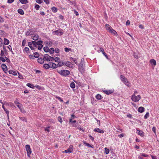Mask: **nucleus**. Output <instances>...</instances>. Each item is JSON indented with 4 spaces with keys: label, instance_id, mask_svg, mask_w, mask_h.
<instances>
[{
    "label": "nucleus",
    "instance_id": "49",
    "mask_svg": "<svg viewBox=\"0 0 159 159\" xmlns=\"http://www.w3.org/2000/svg\"><path fill=\"white\" fill-rule=\"evenodd\" d=\"M26 43V40L25 39H24L23 41H22V45L23 46H25V43Z\"/></svg>",
    "mask_w": 159,
    "mask_h": 159
},
{
    "label": "nucleus",
    "instance_id": "51",
    "mask_svg": "<svg viewBox=\"0 0 159 159\" xmlns=\"http://www.w3.org/2000/svg\"><path fill=\"white\" fill-rule=\"evenodd\" d=\"M2 39L0 38V47H1L3 44Z\"/></svg>",
    "mask_w": 159,
    "mask_h": 159
},
{
    "label": "nucleus",
    "instance_id": "52",
    "mask_svg": "<svg viewBox=\"0 0 159 159\" xmlns=\"http://www.w3.org/2000/svg\"><path fill=\"white\" fill-rule=\"evenodd\" d=\"M70 50V48H65V51L66 52H68Z\"/></svg>",
    "mask_w": 159,
    "mask_h": 159
},
{
    "label": "nucleus",
    "instance_id": "42",
    "mask_svg": "<svg viewBox=\"0 0 159 159\" xmlns=\"http://www.w3.org/2000/svg\"><path fill=\"white\" fill-rule=\"evenodd\" d=\"M70 59H71V60L74 61L76 64H77V61H76V59L75 58H72V57H70Z\"/></svg>",
    "mask_w": 159,
    "mask_h": 159
},
{
    "label": "nucleus",
    "instance_id": "57",
    "mask_svg": "<svg viewBox=\"0 0 159 159\" xmlns=\"http://www.w3.org/2000/svg\"><path fill=\"white\" fill-rule=\"evenodd\" d=\"M20 110V111L22 112L23 113H25V110L23 108H21Z\"/></svg>",
    "mask_w": 159,
    "mask_h": 159
},
{
    "label": "nucleus",
    "instance_id": "47",
    "mask_svg": "<svg viewBox=\"0 0 159 159\" xmlns=\"http://www.w3.org/2000/svg\"><path fill=\"white\" fill-rule=\"evenodd\" d=\"M43 47V45L42 44L40 45H38V49L39 50H41Z\"/></svg>",
    "mask_w": 159,
    "mask_h": 159
},
{
    "label": "nucleus",
    "instance_id": "6",
    "mask_svg": "<svg viewBox=\"0 0 159 159\" xmlns=\"http://www.w3.org/2000/svg\"><path fill=\"white\" fill-rule=\"evenodd\" d=\"M49 65L50 68L53 69H55L57 68L58 66V65H57V64L54 63L49 62Z\"/></svg>",
    "mask_w": 159,
    "mask_h": 159
},
{
    "label": "nucleus",
    "instance_id": "64",
    "mask_svg": "<svg viewBox=\"0 0 159 159\" xmlns=\"http://www.w3.org/2000/svg\"><path fill=\"white\" fill-rule=\"evenodd\" d=\"M55 52L56 53H58L59 52V50L58 48H56L55 50Z\"/></svg>",
    "mask_w": 159,
    "mask_h": 159
},
{
    "label": "nucleus",
    "instance_id": "10",
    "mask_svg": "<svg viewBox=\"0 0 159 159\" xmlns=\"http://www.w3.org/2000/svg\"><path fill=\"white\" fill-rule=\"evenodd\" d=\"M79 70L82 73L85 70L83 65H80L79 68Z\"/></svg>",
    "mask_w": 159,
    "mask_h": 159
},
{
    "label": "nucleus",
    "instance_id": "33",
    "mask_svg": "<svg viewBox=\"0 0 159 159\" xmlns=\"http://www.w3.org/2000/svg\"><path fill=\"white\" fill-rule=\"evenodd\" d=\"M19 118L22 121H25L26 122H27L26 119V118L25 117H19Z\"/></svg>",
    "mask_w": 159,
    "mask_h": 159
},
{
    "label": "nucleus",
    "instance_id": "15",
    "mask_svg": "<svg viewBox=\"0 0 159 159\" xmlns=\"http://www.w3.org/2000/svg\"><path fill=\"white\" fill-rule=\"evenodd\" d=\"M105 27L106 30H107L109 32H110L112 29V28L108 24H106Z\"/></svg>",
    "mask_w": 159,
    "mask_h": 159
},
{
    "label": "nucleus",
    "instance_id": "16",
    "mask_svg": "<svg viewBox=\"0 0 159 159\" xmlns=\"http://www.w3.org/2000/svg\"><path fill=\"white\" fill-rule=\"evenodd\" d=\"M100 51L105 56V57H106L108 59V57L107 55V54L105 52L104 49L103 48H100Z\"/></svg>",
    "mask_w": 159,
    "mask_h": 159
},
{
    "label": "nucleus",
    "instance_id": "21",
    "mask_svg": "<svg viewBox=\"0 0 159 159\" xmlns=\"http://www.w3.org/2000/svg\"><path fill=\"white\" fill-rule=\"evenodd\" d=\"M67 3L69 4H71L75 6L76 5V3L74 1H71L69 0L67 1Z\"/></svg>",
    "mask_w": 159,
    "mask_h": 159
},
{
    "label": "nucleus",
    "instance_id": "55",
    "mask_svg": "<svg viewBox=\"0 0 159 159\" xmlns=\"http://www.w3.org/2000/svg\"><path fill=\"white\" fill-rule=\"evenodd\" d=\"M152 130L155 134H156V128L155 127H153L152 128Z\"/></svg>",
    "mask_w": 159,
    "mask_h": 159
},
{
    "label": "nucleus",
    "instance_id": "43",
    "mask_svg": "<svg viewBox=\"0 0 159 159\" xmlns=\"http://www.w3.org/2000/svg\"><path fill=\"white\" fill-rule=\"evenodd\" d=\"M29 49L28 47H25L24 48V51L27 53H29Z\"/></svg>",
    "mask_w": 159,
    "mask_h": 159
},
{
    "label": "nucleus",
    "instance_id": "17",
    "mask_svg": "<svg viewBox=\"0 0 159 159\" xmlns=\"http://www.w3.org/2000/svg\"><path fill=\"white\" fill-rule=\"evenodd\" d=\"M44 60L43 58H39L38 59V61L39 63L42 64L44 63Z\"/></svg>",
    "mask_w": 159,
    "mask_h": 159
},
{
    "label": "nucleus",
    "instance_id": "50",
    "mask_svg": "<svg viewBox=\"0 0 159 159\" xmlns=\"http://www.w3.org/2000/svg\"><path fill=\"white\" fill-rule=\"evenodd\" d=\"M18 13L21 15H23L24 13L23 11H17Z\"/></svg>",
    "mask_w": 159,
    "mask_h": 159
},
{
    "label": "nucleus",
    "instance_id": "23",
    "mask_svg": "<svg viewBox=\"0 0 159 159\" xmlns=\"http://www.w3.org/2000/svg\"><path fill=\"white\" fill-rule=\"evenodd\" d=\"M58 63L57 65L59 67H61L62 66L64 65L65 64V63L62 61H59L58 62Z\"/></svg>",
    "mask_w": 159,
    "mask_h": 159
},
{
    "label": "nucleus",
    "instance_id": "58",
    "mask_svg": "<svg viewBox=\"0 0 159 159\" xmlns=\"http://www.w3.org/2000/svg\"><path fill=\"white\" fill-rule=\"evenodd\" d=\"M44 2L46 3L47 4H49V2L48 0H43Z\"/></svg>",
    "mask_w": 159,
    "mask_h": 159
},
{
    "label": "nucleus",
    "instance_id": "62",
    "mask_svg": "<svg viewBox=\"0 0 159 159\" xmlns=\"http://www.w3.org/2000/svg\"><path fill=\"white\" fill-rule=\"evenodd\" d=\"M84 143L87 146H88V147H91V145L89 144L88 143H87L86 142H84Z\"/></svg>",
    "mask_w": 159,
    "mask_h": 159
},
{
    "label": "nucleus",
    "instance_id": "37",
    "mask_svg": "<svg viewBox=\"0 0 159 159\" xmlns=\"http://www.w3.org/2000/svg\"><path fill=\"white\" fill-rule=\"evenodd\" d=\"M34 8L36 10H38L39 8V6L38 4H35Z\"/></svg>",
    "mask_w": 159,
    "mask_h": 159
},
{
    "label": "nucleus",
    "instance_id": "12",
    "mask_svg": "<svg viewBox=\"0 0 159 159\" xmlns=\"http://www.w3.org/2000/svg\"><path fill=\"white\" fill-rule=\"evenodd\" d=\"M50 56H49L48 54H45L44 55L43 57V60H44V61H48L49 59Z\"/></svg>",
    "mask_w": 159,
    "mask_h": 159
},
{
    "label": "nucleus",
    "instance_id": "22",
    "mask_svg": "<svg viewBox=\"0 0 159 159\" xmlns=\"http://www.w3.org/2000/svg\"><path fill=\"white\" fill-rule=\"evenodd\" d=\"M144 108L142 107H139L138 109V111L139 112L142 113L144 111Z\"/></svg>",
    "mask_w": 159,
    "mask_h": 159
},
{
    "label": "nucleus",
    "instance_id": "39",
    "mask_svg": "<svg viewBox=\"0 0 159 159\" xmlns=\"http://www.w3.org/2000/svg\"><path fill=\"white\" fill-rule=\"evenodd\" d=\"M105 152L106 154H108L109 152V150L107 148H105Z\"/></svg>",
    "mask_w": 159,
    "mask_h": 159
},
{
    "label": "nucleus",
    "instance_id": "13",
    "mask_svg": "<svg viewBox=\"0 0 159 159\" xmlns=\"http://www.w3.org/2000/svg\"><path fill=\"white\" fill-rule=\"evenodd\" d=\"M8 72L9 74H12L13 75H17V72L15 70H9Z\"/></svg>",
    "mask_w": 159,
    "mask_h": 159
},
{
    "label": "nucleus",
    "instance_id": "46",
    "mask_svg": "<svg viewBox=\"0 0 159 159\" xmlns=\"http://www.w3.org/2000/svg\"><path fill=\"white\" fill-rule=\"evenodd\" d=\"M58 120L61 123L62 122V119L60 116H59L58 118Z\"/></svg>",
    "mask_w": 159,
    "mask_h": 159
},
{
    "label": "nucleus",
    "instance_id": "54",
    "mask_svg": "<svg viewBox=\"0 0 159 159\" xmlns=\"http://www.w3.org/2000/svg\"><path fill=\"white\" fill-rule=\"evenodd\" d=\"M8 48L11 51V52H12V54H14V53H13V51H12L11 46L10 45H9L8 46Z\"/></svg>",
    "mask_w": 159,
    "mask_h": 159
},
{
    "label": "nucleus",
    "instance_id": "56",
    "mask_svg": "<svg viewBox=\"0 0 159 159\" xmlns=\"http://www.w3.org/2000/svg\"><path fill=\"white\" fill-rule=\"evenodd\" d=\"M69 122H70L73 123H76V121L75 120H72V119H70V120H69Z\"/></svg>",
    "mask_w": 159,
    "mask_h": 159
},
{
    "label": "nucleus",
    "instance_id": "32",
    "mask_svg": "<svg viewBox=\"0 0 159 159\" xmlns=\"http://www.w3.org/2000/svg\"><path fill=\"white\" fill-rule=\"evenodd\" d=\"M109 32H111V33H113V34L115 35H116V34H117L116 32L112 29H111V31Z\"/></svg>",
    "mask_w": 159,
    "mask_h": 159
},
{
    "label": "nucleus",
    "instance_id": "18",
    "mask_svg": "<svg viewBox=\"0 0 159 159\" xmlns=\"http://www.w3.org/2000/svg\"><path fill=\"white\" fill-rule=\"evenodd\" d=\"M150 62L151 64H153L154 66L156 65V62L155 60L151 59L150 60Z\"/></svg>",
    "mask_w": 159,
    "mask_h": 159
},
{
    "label": "nucleus",
    "instance_id": "1",
    "mask_svg": "<svg viewBox=\"0 0 159 159\" xmlns=\"http://www.w3.org/2000/svg\"><path fill=\"white\" fill-rule=\"evenodd\" d=\"M120 77L121 81L125 84V85L129 87L131 86V85L129 82L128 81L127 79L125 78L124 76L122 75H121L120 76Z\"/></svg>",
    "mask_w": 159,
    "mask_h": 159
},
{
    "label": "nucleus",
    "instance_id": "35",
    "mask_svg": "<svg viewBox=\"0 0 159 159\" xmlns=\"http://www.w3.org/2000/svg\"><path fill=\"white\" fill-rule=\"evenodd\" d=\"M49 50V48L48 47H45L43 48V50L46 52H48Z\"/></svg>",
    "mask_w": 159,
    "mask_h": 159
},
{
    "label": "nucleus",
    "instance_id": "14",
    "mask_svg": "<svg viewBox=\"0 0 159 159\" xmlns=\"http://www.w3.org/2000/svg\"><path fill=\"white\" fill-rule=\"evenodd\" d=\"M55 34L56 35H61L63 33V32L60 31L59 30L55 31L54 32Z\"/></svg>",
    "mask_w": 159,
    "mask_h": 159
},
{
    "label": "nucleus",
    "instance_id": "61",
    "mask_svg": "<svg viewBox=\"0 0 159 159\" xmlns=\"http://www.w3.org/2000/svg\"><path fill=\"white\" fill-rule=\"evenodd\" d=\"M0 55L1 56H4V52L2 50L1 51V53Z\"/></svg>",
    "mask_w": 159,
    "mask_h": 159
},
{
    "label": "nucleus",
    "instance_id": "8",
    "mask_svg": "<svg viewBox=\"0 0 159 159\" xmlns=\"http://www.w3.org/2000/svg\"><path fill=\"white\" fill-rule=\"evenodd\" d=\"M136 129L138 131L137 133L139 135H140L142 137H143L144 136V133L143 131L138 129Z\"/></svg>",
    "mask_w": 159,
    "mask_h": 159
},
{
    "label": "nucleus",
    "instance_id": "26",
    "mask_svg": "<svg viewBox=\"0 0 159 159\" xmlns=\"http://www.w3.org/2000/svg\"><path fill=\"white\" fill-rule=\"evenodd\" d=\"M19 1L22 4H26L28 2L27 0H19Z\"/></svg>",
    "mask_w": 159,
    "mask_h": 159
},
{
    "label": "nucleus",
    "instance_id": "53",
    "mask_svg": "<svg viewBox=\"0 0 159 159\" xmlns=\"http://www.w3.org/2000/svg\"><path fill=\"white\" fill-rule=\"evenodd\" d=\"M14 0H8L7 2L8 3H11L14 1Z\"/></svg>",
    "mask_w": 159,
    "mask_h": 159
},
{
    "label": "nucleus",
    "instance_id": "3",
    "mask_svg": "<svg viewBox=\"0 0 159 159\" xmlns=\"http://www.w3.org/2000/svg\"><path fill=\"white\" fill-rule=\"evenodd\" d=\"M57 72L61 75L64 76H66L70 73V71L67 70H57Z\"/></svg>",
    "mask_w": 159,
    "mask_h": 159
},
{
    "label": "nucleus",
    "instance_id": "38",
    "mask_svg": "<svg viewBox=\"0 0 159 159\" xmlns=\"http://www.w3.org/2000/svg\"><path fill=\"white\" fill-rule=\"evenodd\" d=\"M54 60L56 62H58L60 61V58L58 57H56L54 58Z\"/></svg>",
    "mask_w": 159,
    "mask_h": 159
},
{
    "label": "nucleus",
    "instance_id": "19",
    "mask_svg": "<svg viewBox=\"0 0 159 159\" xmlns=\"http://www.w3.org/2000/svg\"><path fill=\"white\" fill-rule=\"evenodd\" d=\"M3 43L5 45H8L9 43V41L7 39L4 38Z\"/></svg>",
    "mask_w": 159,
    "mask_h": 159
},
{
    "label": "nucleus",
    "instance_id": "34",
    "mask_svg": "<svg viewBox=\"0 0 159 159\" xmlns=\"http://www.w3.org/2000/svg\"><path fill=\"white\" fill-rule=\"evenodd\" d=\"M34 57L37 58L39 57V54L37 52H35L34 53Z\"/></svg>",
    "mask_w": 159,
    "mask_h": 159
},
{
    "label": "nucleus",
    "instance_id": "45",
    "mask_svg": "<svg viewBox=\"0 0 159 159\" xmlns=\"http://www.w3.org/2000/svg\"><path fill=\"white\" fill-rule=\"evenodd\" d=\"M141 155L142 156L145 157H148L149 156L147 154H145V153H141Z\"/></svg>",
    "mask_w": 159,
    "mask_h": 159
},
{
    "label": "nucleus",
    "instance_id": "36",
    "mask_svg": "<svg viewBox=\"0 0 159 159\" xmlns=\"http://www.w3.org/2000/svg\"><path fill=\"white\" fill-rule=\"evenodd\" d=\"M149 116V113L148 112L146 113V114L144 116V118L145 119H147Z\"/></svg>",
    "mask_w": 159,
    "mask_h": 159
},
{
    "label": "nucleus",
    "instance_id": "7",
    "mask_svg": "<svg viewBox=\"0 0 159 159\" xmlns=\"http://www.w3.org/2000/svg\"><path fill=\"white\" fill-rule=\"evenodd\" d=\"M2 68L3 71L6 73L7 72V69L6 65L4 64L2 65Z\"/></svg>",
    "mask_w": 159,
    "mask_h": 159
},
{
    "label": "nucleus",
    "instance_id": "27",
    "mask_svg": "<svg viewBox=\"0 0 159 159\" xmlns=\"http://www.w3.org/2000/svg\"><path fill=\"white\" fill-rule=\"evenodd\" d=\"M55 51L54 49L53 48H51L49 50L48 52L51 54H52Z\"/></svg>",
    "mask_w": 159,
    "mask_h": 159
},
{
    "label": "nucleus",
    "instance_id": "44",
    "mask_svg": "<svg viewBox=\"0 0 159 159\" xmlns=\"http://www.w3.org/2000/svg\"><path fill=\"white\" fill-rule=\"evenodd\" d=\"M43 42L41 40L37 42V45H41L42 44V43H43Z\"/></svg>",
    "mask_w": 159,
    "mask_h": 159
},
{
    "label": "nucleus",
    "instance_id": "28",
    "mask_svg": "<svg viewBox=\"0 0 159 159\" xmlns=\"http://www.w3.org/2000/svg\"><path fill=\"white\" fill-rule=\"evenodd\" d=\"M70 86V87L72 89H74L75 88V84L74 82H73L71 83Z\"/></svg>",
    "mask_w": 159,
    "mask_h": 159
},
{
    "label": "nucleus",
    "instance_id": "5",
    "mask_svg": "<svg viewBox=\"0 0 159 159\" xmlns=\"http://www.w3.org/2000/svg\"><path fill=\"white\" fill-rule=\"evenodd\" d=\"M25 148L27 151V155L28 157H30V155L31 153V150L30 145H26L25 146Z\"/></svg>",
    "mask_w": 159,
    "mask_h": 159
},
{
    "label": "nucleus",
    "instance_id": "2",
    "mask_svg": "<svg viewBox=\"0 0 159 159\" xmlns=\"http://www.w3.org/2000/svg\"><path fill=\"white\" fill-rule=\"evenodd\" d=\"M28 45L31 50L34 49L37 46V42L33 41L31 42H28Z\"/></svg>",
    "mask_w": 159,
    "mask_h": 159
},
{
    "label": "nucleus",
    "instance_id": "29",
    "mask_svg": "<svg viewBox=\"0 0 159 159\" xmlns=\"http://www.w3.org/2000/svg\"><path fill=\"white\" fill-rule=\"evenodd\" d=\"M27 85L28 87L32 89L34 88V85L33 84L29 83H28L27 84Z\"/></svg>",
    "mask_w": 159,
    "mask_h": 159
},
{
    "label": "nucleus",
    "instance_id": "20",
    "mask_svg": "<svg viewBox=\"0 0 159 159\" xmlns=\"http://www.w3.org/2000/svg\"><path fill=\"white\" fill-rule=\"evenodd\" d=\"M43 67L46 69H48L50 68L49 64V63L48 64L45 63L43 65Z\"/></svg>",
    "mask_w": 159,
    "mask_h": 159
},
{
    "label": "nucleus",
    "instance_id": "41",
    "mask_svg": "<svg viewBox=\"0 0 159 159\" xmlns=\"http://www.w3.org/2000/svg\"><path fill=\"white\" fill-rule=\"evenodd\" d=\"M49 57V59L48 61H54V58L53 57L50 56V57Z\"/></svg>",
    "mask_w": 159,
    "mask_h": 159
},
{
    "label": "nucleus",
    "instance_id": "24",
    "mask_svg": "<svg viewBox=\"0 0 159 159\" xmlns=\"http://www.w3.org/2000/svg\"><path fill=\"white\" fill-rule=\"evenodd\" d=\"M72 147V146H70V148H68L67 149L65 150L64 152H64L65 153H67L68 152H72V151L71 150V148Z\"/></svg>",
    "mask_w": 159,
    "mask_h": 159
},
{
    "label": "nucleus",
    "instance_id": "63",
    "mask_svg": "<svg viewBox=\"0 0 159 159\" xmlns=\"http://www.w3.org/2000/svg\"><path fill=\"white\" fill-rule=\"evenodd\" d=\"M26 34V35H29L30 34V30H29L28 31Z\"/></svg>",
    "mask_w": 159,
    "mask_h": 159
},
{
    "label": "nucleus",
    "instance_id": "9",
    "mask_svg": "<svg viewBox=\"0 0 159 159\" xmlns=\"http://www.w3.org/2000/svg\"><path fill=\"white\" fill-rule=\"evenodd\" d=\"M32 39L34 40H37L38 39L39 35L37 34H34L31 36Z\"/></svg>",
    "mask_w": 159,
    "mask_h": 159
},
{
    "label": "nucleus",
    "instance_id": "59",
    "mask_svg": "<svg viewBox=\"0 0 159 159\" xmlns=\"http://www.w3.org/2000/svg\"><path fill=\"white\" fill-rule=\"evenodd\" d=\"M35 71L36 73L37 74L40 73H41V71H40V70H35Z\"/></svg>",
    "mask_w": 159,
    "mask_h": 159
},
{
    "label": "nucleus",
    "instance_id": "11",
    "mask_svg": "<svg viewBox=\"0 0 159 159\" xmlns=\"http://www.w3.org/2000/svg\"><path fill=\"white\" fill-rule=\"evenodd\" d=\"M94 131L98 132L100 133H101L103 134L104 133V131L103 130L100 129L99 128H96L94 129Z\"/></svg>",
    "mask_w": 159,
    "mask_h": 159
},
{
    "label": "nucleus",
    "instance_id": "4",
    "mask_svg": "<svg viewBox=\"0 0 159 159\" xmlns=\"http://www.w3.org/2000/svg\"><path fill=\"white\" fill-rule=\"evenodd\" d=\"M141 96L140 95H138L137 96H136L135 94H133L131 97V99L132 101L135 102H138L139 100L141 99Z\"/></svg>",
    "mask_w": 159,
    "mask_h": 159
},
{
    "label": "nucleus",
    "instance_id": "48",
    "mask_svg": "<svg viewBox=\"0 0 159 159\" xmlns=\"http://www.w3.org/2000/svg\"><path fill=\"white\" fill-rule=\"evenodd\" d=\"M36 2L37 3L40 4L43 2L42 0H36Z\"/></svg>",
    "mask_w": 159,
    "mask_h": 159
},
{
    "label": "nucleus",
    "instance_id": "60",
    "mask_svg": "<svg viewBox=\"0 0 159 159\" xmlns=\"http://www.w3.org/2000/svg\"><path fill=\"white\" fill-rule=\"evenodd\" d=\"M134 57L136 58H138L137 54L135 53H134Z\"/></svg>",
    "mask_w": 159,
    "mask_h": 159
},
{
    "label": "nucleus",
    "instance_id": "30",
    "mask_svg": "<svg viewBox=\"0 0 159 159\" xmlns=\"http://www.w3.org/2000/svg\"><path fill=\"white\" fill-rule=\"evenodd\" d=\"M104 92L106 94L108 95L109 94L112 93L111 90H105Z\"/></svg>",
    "mask_w": 159,
    "mask_h": 159
},
{
    "label": "nucleus",
    "instance_id": "31",
    "mask_svg": "<svg viewBox=\"0 0 159 159\" xmlns=\"http://www.w3.org/2000/svg\"><path fill=\"white\" fill-rule=\"evenodd\" d=\"M96 98L100 100L102 99V97L100 95L98 94L96 96Z\"/></svg>",
    "mask_w": 159,
    "mask_h": 159
},
{
    "label": "nucleus",
    "instance_id": "40",
    "mask_svg": "<svg viewBox=\"0 0 159 159\" xmlns=\"http://www.w3.org/2000/svg\"><path fill=\"white\" fill-rule=\"evenodd\" d=\"M70 62L69 61H67L65 63V65L68 67H69L70 65Z\"/></svg>",
    "mask_w": 159,
    "mask_h": 159
},
{
    "label": "nucleus",
    "instance_id": "25",
    "mask_svg": "<svg viewBox=\"0 0 159 159\" xmlns=\"http://www.w3.org/2000/svg\"><path fill=\"white\" fill-rule=\"evenodd\" d=\"M2 107L3 108V110H4L6 112V113H7V117H8V119H9V112L8 111H7L5 108V107H4V106L3 105L2 106Z\"/></svg>",
    "mask_w": 159,
    "mask_h": 159
}]
</instances>
